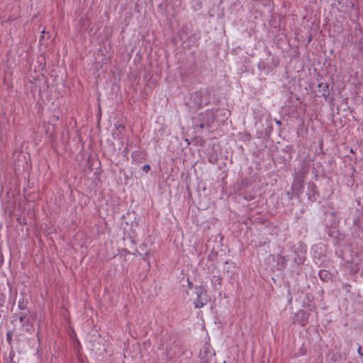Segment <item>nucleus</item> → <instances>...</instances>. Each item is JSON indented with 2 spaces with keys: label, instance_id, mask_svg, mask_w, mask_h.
<instances>
[{
  "label": "nucleus",
  "instance_id": "nucleus-1",
  "mask_svg": "<svg viewBox=\"0 0 363 363\" xmlns=\"http://www.w3.org/2000/svg\"><path fill=\"white\" fill-rule=\"evenodd\" d=\"M196 299L194 301V307L196 308H203L208 303L207 291L202 286H196Z\"/></svg>",
  "mask_w": 363,
  "mask_h": 363
},
{
  "label": "nucleus",
  "instance_id": "nucleus-2",
  "mask_svg": "<svg viewBox=\"0 0 363 363\" xmlns=\"http://www.w3.org/2000/svg\"><path fill=\"white\" fill-rule=\"evenodd\" d=\"M19 320L22 323V327L26 332L32 333L34 331V326L33 323L30 322L29 318H26V315L21 313Z\"/></svg>",
  "mask_w": 363,
  "mask_h": 363
},
{
  "label": "nucleus",
  "instance_id": "nucleus-3",
  "mask_svg": "<svg viewBox=\"0 0 363 363\" xmlns=\"http://www.w3.org/2000/svg\"><path fill=\"white\" fill-rule=\"evenodd\" d=\"M296 316H300L303 320L298 323L302 326H304L307 321V314L304 311L300 310L296 313Z\"/></svg>",
  "mask_w": 363,
  "mask_h": 363
},
{
  "label": "nucleus",
  "instance_id": "nucleus-4",
  "mask_svg": "<svg viewBox=\"0 0 363 363\" xmlns=\"http://www.w3.org/2000/svg\"><path fill=\"white\" fill-rule=\"evenodd\" d=\"M319 276H320V278L321 279H323L324 281H325L327 279L329 278L328 272L325 271V270L320 271Z\"/></svg>",
  "mask_w": 363,
  "mask_h": 363
},
{
  "label": "nucleus",
  "instance_id": "nucleus-5",
  "mask_svg": "<svg viewBox=\"0 0 363 363\" xmlns=\"http://www.w3.org/2000/svg\"><path fill=\"white\" fill-rule=\"evenodd\" d=\"M12 336H13V333L11 331L7 332V333H6V340H7V342H8L9 344L11 343Z\"/></svg>",
  "mask_w": 363,
  "mask_h": 363
},
{
  "label": "nucleus",
  "instance_id": "nucleus-6",
  "mask_svg": "<svg viewBox=\"0 0 363 363\" xmlns=\"http://www.w3.org/2000/svg\"><path fill=\"white\" fill-rule=\"evenodd\" d=\"M143 170L147 173L150 170V166L149 164H145L142 167Z\"/></svg>",
  "mask_w": 363,
  "mask_h": 363
},
{
  "label": "nucleus",
  "instance_id": "nucleus-7",
  "mask_svg": "<svg viewBox=\"0 0 363 363\" xmlns=\"http://www.w3.org/2000/svg\"><path fill=\"white\" fill-rule=\"evenodd\" d=\"M357 351H358V353H359L361 356H362V355H363V353L362 352V347H361V346H359Z\"/></svg>",
  "mask_w": 363,
  "mask_h": 363
},
{
  "label": "nucleus",
  "instance_id": "nucleus-8",
  "mask_svg": "<svg viewBox=\"0 0 363 363\" xmlns=\"http://www.w3.org/2000/svg\"><path fill=\"white\" fill-rule=\"evenodd\" d=\"M3 262H4L3 255L1 254H0V265L2 264Z\"/></svg>",
  "mask_w": 363,
  "mask_h": 363
},
{
  "label": "nucleus",
  "instance_id": "nucleus-9",
  "mask_svg": "<svg viewBox=\"0 0 363 363\" xmlns=\"http://www.w3.org/2000/svg\"><path fill=\"white\" fill-rule=\"evenodd\" d=\"M118 128H121V129L124 130L125 129V126L119 125V127Z\"/></svg>",
  "mask_w": 363,
  "mask_h": 363
},
{
  "label": "nucleus",
  "instance_id": "nucleus-10",
  "mask_svg": "<svg viewBox=\"0 0 363 363\" xmlns=\"http://www.w3.org/2000/svg\"><path fill=\"white\" fill-rule=\"evenodd\" d=\"M217 280L219 281V284H220V281H221V277H218Z\"/></svg>",
  "mask_w": 363,
  "mask_h": 363
},
{
  "label": "nucleus",
  "instance_id": "nucleus-11",
  "mask_svg": "<svg viewBox=\"0 0 363 363\" xmlns=\"http://www.w3.org/2000/svg\"><path fill=\"white\" fill-rule=\"evenodd\" d=\"M277 124H279V125H280V124H281V121H277Z\"/></svg>",
  "mask_w": 363,
  "mask_h": 363
}]
</instances>
